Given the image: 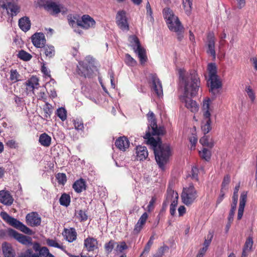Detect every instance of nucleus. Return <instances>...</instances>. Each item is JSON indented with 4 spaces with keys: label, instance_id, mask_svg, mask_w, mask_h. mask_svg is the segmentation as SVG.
<instances>
[{
    "label": "nucleus",
    "instance_id": "obj_1",
    "mask_svg": "<svg viewBox=\"0 0 257 257\" xmlns=\"http://www.w3.org/2000/svg\"><path fill=\"white\" fill-rule=\"evenodd\" d=\"M147 118L149 124L144 138L147 139V144L150 145L154 151L155 160L159 169L164 171L172 156L170 146L167 144H163L161 138L158 137L157 139H155L151 136H163L165 134L166 131L164 126L158 127L155 114L152 111H150L148 112Z\"/></svg>",
    "mask_w": 257,
    "mask_h": 257
},
{
    "label": "nucleus",
    "instance_id": "obj_2",
    "mask_svg": "<svg viewBox=\"0 0 257 257\" xmlns=\"http://www.w3.org/2000/svg\"><path fill=\"white\" fill-rule=\"evenodd\" d=\"M179 78L184 87V92L180 97L181 102L191 112H195L198 110V105L192 97L196 96L200 85V79L196 71L192 70L189 74L185 75L182 70L179 71Z\"/></svg>",
    "mask_w": 257,
    "mask_h": 257
},
{
    "label": "nucleus",
    "instance_id": "obj_3",
    "mask_svg": "<svg viewBox=\"0 0 257 257\" xmlns=\"http://www.w3.org/2000/svg\"><path fill=\"white\" fill-rule=\"evenodd\" d=\"M163 15L170 30L178 32L182 28L178 18L175 16L172 10L170 8H164L163 10Z\"/></svg>",
    "mask_w": 257,
    "mask_h": 257
},
{
    "label": "nucleus",
    "instance_id": "obj_4",
    "mask_svg": "<svg viewBox=\"0 0 257 257\" xmlns=\"http://www.w3.org/2000/svg\"><path fill=\"white\" fill-rule=\"evenodd\" d=\"M197 197V192L193 184L191 183L189 187L184 188L181 194L183 203L189 206L193 203Z\"/></svg>",
    "mask_w": 257,
    "mask_h": 257
},
{
    "label": "nucleus",
    "instance_id": "obj_5",
    "mask_svg": "<svg viewBox=\"0 0 257 257\" xmlns=\"http://www.w3.org/2000/svg\"><path fill=\"white\" fill-rule=\"evenodd\" d=\"M130 39L132 43H134L135 44V45L133 46V49L135 53L137 54L141 64H145L148 60L146 50L141 46L140 41L136 36H131Z\"/></svg>",
    "mask_w": 257,
    "mask_h": 257
},
{
    "label": "nucleus",
    "instance_id": "obj_6",
    "mask_svg": "<svg viewBox=\"0 0 257 257\" xmlns=\"http://www.w3.org/2000/svg\"><path fill=\"white\" fill-rule=\"evenodd\" d=\"M44 7L50 14L54 16H56L60 13L64 14L66 12L65 9H64L61 5L51 1H47Z\"/></svg>",
    "mask_w": 257,
    "mask_h": 257
},
{
    "label": "nucleus",
    "instance_id": "obj_7",
    "mask_svg": "<svg viewBox=\"0 0 257 257\" xmlns=\"http://www.w3.org/2000/svg\"><path fill=\"white\" fill-rule=\"evenodd\" d=\"M150 83L152 85V88L159 97L163 96V88L161 82L156 74H150Z\"/></svg>",
    "mask_w": 257,
    "mask_h": 257
},
{
    "label": "nucleus",
    "instance_id": "obj_8",
    "mask_svg": "<svg viewBox=\"0 0 257 257\" xmlns=\"http://www.w3.org/2000/svg\"><path fill=\"white\" fill-rule=\"evenodd\" d=\"M116 23L120 29L122 30H128L129 25L126 17V12L119 11L116 15Z\"/></svg>",
    "mask_w": 257,
    "mask_h": 257
},
{
    "label": "nucleus",
    "instance_id": "obj_9",
    "mask_svg": "<svg viewBox=\"0 0 257 257\" xmlns=\"http://www.w3.org/2000/svg\"><path fill=\"white\" fill-rule=\"evenodd\" d=\"M209 92L214 97H216L219 92V89L222 87L221 82L218 79L217 76L209 77Z\"/></svg>",
    "mask_w": 257,
    "mask_h": 257
},
{
    "label": "nucleus",
    "instance_id": "obj_10",
    "mask_svg": "<svg viewBox=\"0 0 257 257\" xmlns=\"http://www.w3.org/2000/svg\"><path fill=\"white\" fill-rule=\"evenodd\" d=\"M8 234L23 244L28 245L32 243V238L30 237L19 233L13 229L8 230Z\"/></svg>",
    "mask_w": 257,
    "mask_h": 257
},
{
    "label": "nucleus",
    "instance_id": "obj_11",
    "mask_svg": "<svg viewBox=\"0 0 257 257\" xmlns=\"http://www.w3.org/2000/svg\"><path fill=\"white\" fill-rule=\"evenodd\" d=\"M77 25L80 27L88 29L95 25L94 20L88 15H83L81 20H77Z\"/></svg>",
    "mask_w": 257,
    "mask_h": 257
},
{
    "label": "nucleus",
    "instance_id": "obj_12",
    "mask_svg": "<svg viewBox=\"0 0 257 257\" xmlns=\"http://www.w3.org/2000/svg\"><path fill=\"white\" fill-rule=\"evenodd\" d=\"M8 223L11 226L20 230L26 234L31 235L32 233V231L31 229L24 224L22 222L13 217H11Z\"/></svg>",
    "mask_w": 257,
    "mask_h": 257
},
{
    "label": "nucleus",
    "instance_id": "obj_13",
    "mask_svg": "<svg viewBox=\"0 0 257 257\" xmlns=\"http://www.w3.org/2000/svg\"><path fill=\"white\" fill-rule=\"evenodd\" d=\"M26 220L27 224L32 227L38 226L41 223V218L36 212L28 214L26 215Z\"/></svg>",
    "mask_w": 257,
    "mask_h": 257
},
{
    "label": "nucleus",
    "instance_id": "obj_14",
    "mask_svg": "<svg viewBox=\"0 0 257 257\" xmlns=\"http://www.w3.org/2000/svg\"><path fill=\"white\" fill-rule=\"evenodd\" d=\"M33 44L37 48H43L45 46L46 39L42 33H36L31 37Z\"/></svg>",
    "mask_w": 257,
    "mask_h": 257
},
{
    "label": "nucleus",
    "instance_id": "obj_15",
    "mask_svg": "<svg viewBox=\"0 0 257 257\" xmlns=\"http://www.w3.org/2000/svg\"><path fill=\"white\" fill-rule=\"evenodd\" d=\"M84 247L90 252L98 248V241L93 237L88 236L84 240Z\"/></svg>",
    "mask_w": 257,
    "mask_h": 257
},
{
    "label": "nucleus",
    "instance_id": "obj_16",
    "mask_svg": "<svg viewBox=\"0 0 257 257\" xmlns=\"http://www.w3.org/2000/svg\"><path fill=\"white\" fill-rule=\"evenodd\" d=\"M80 66H77L78 73L79 75L84 77H90L92 75L93 71L90 67L87 64L79 63Z\"/></svg>",
    "mask_w": 257,
    "mask_h": 257
},
{
    "label": "nucleus",
    "instance_id": "obj_17",
    "mask_svg": "<svg viewBox=\"0 0 257 257\" xmlns=\"http://www.w3.org/2000/svg\"><path fill=\"white\" fill-rule=\"evenodd\" d=\"M246 199L247 192H243L240 195L239 199V205L237 212V220H240L243 216Z\"/></svg>",
    "mask_w": 257,
    "mask_h": 257
},
{
    "label": "nucleus",
    "instance_id": "obj_18",
    "mask_svg": "<svg viewBox=\"0 0 257 257\" xmlns=\"http://www.w3.org/2000/svg\"><path fill=\"white\" fill-rule=\"evenodd\" d=\"M115 145L119 150L125 151L130 146V142L126 137H120L115 141Z\"/></svg>",
    "mask_w": 257,
    "mask_h": 257
},
{
    "label": "nucleus",
    "instance_id": "obj_19",
    "mask_svg": "<svg viewBox=\"0 0 257 257\" xmlns=\"http://www.w3.org/2000/svg\"><path fill=\"white\" fill-rule=\"evenodd\" d=\"M14 199L8 191L2 190L0 191V202L3 204L10 206L12 204Z\"/></svg>",
    "mask_w": 257,
    "mask_h": 257
},
{
    "label": "nucleus",
    "instance_id": "obj_20",
    "mask_svg": "<svg viewBox=\"0 0 257 257\" xmlns=\"http://www.w3.org/2000/svg\"><path fill=\"white\" fill-rule=\"evenodd\" d=\"M2 250L5 257H15V250L11 244L7 242L3 243Z\"/></svg>",
    "mask_w": 257,
    "mask_h": 257
},
{
    "label": "nucleus",
    "instance_id": "obj_21",
    "mask_svg": "<svg viewBox=\"0 0 257 257\" xmlns=\"http://www.w3.org/2000/svg\"><path fill=\"white\" fill-rule=\"evenodd\" d=\"M39 85V79L36 76H33L26 82V89L30 92L33 91Z\"/></svg>",
    "mask_w": 257,
    "mask_h": 257
},
{
    "label": "nucleus",
    "instance_id": "obj_22",
    "mask_svg": "<svg viewBox=\"0 0 257 257\" xmlns=\"http://www.w3.org/2000/svg\"><path fill=\"white\" fill-rule=\"evenodd\" d=\"M253 243L252 237L250 236H248L246 238L244 244L241 257H246L247 256L248 252L251 250Z\"/></svg>",
    "mask_w": 257,
    "mask_h": 257
},
{
    "label": "nucleus",
    "instance_id": "obj_23",
    "mask_svg": "<svg viewBox=\"0 0 257 257\" xmlns=\"http://www.w3.org/2000/svg\"><path fill=\"white\" fill-rule=\"evenodd\" d=\"M31 21L27 17L21 18L19 20V26L20 28L24 32H27L31 28Z\"/></svg>",
    "mask_w": 257,
    "mask_h": 257
},
{
    "label": "nucleus",
    "instance_id": "obj_24",
    "mask_svg": "<svg viewBox=\"0 0 257 257\" xmlns=\"http://www.w3.org/2000/svg\"><path fill=\"white\" fill-rule=\"evenodd\" d=\"M73 188L77 193H81L86 189V182L83 179H80L76 181L73 185Z\"/></svg>",
    "mask_w": 257,
    "mask_h": 257
},
{
    "label": "nucleus",
    "instance_id": "obj_25",
    "mask_svg": "<svg viewBox=\"0 0 257 257\" xmlns=\"http://www.w3.org/2000/svg\"><path fill=\"white\" fill-rule=\"evenodd\" d=\"M136 154L138 159L143 160L148 156V152L146 147L139 146L136 148Z\"/></svg>",
    "mask_w": 257,
    "mask_h": 257
},
{
    "label": "nucleus",
    "instance_id": "obj_26",
    "mask_svg": "<svg viewBox=\"0 0 257 257\" xmlns=\"http://www.w3.org/2000/svg\"><path fill=\"white\" fill-rule=\"evenodd\" d=\"M39 142L42 146L48 147L51 145V138L47 134L43 133L40 136Z\"/></svg>",
    "mask_w": 257,
    "mask_h": 257
},
{
    "label": "nucleus",
    "instance_id": "obj_27",
    "mask_svg": "<svg viewBox=\"0 0 257 257\" xmlns=\"http://www.w3.org/2000/svg\"><path fill=\"white\" fill-rule=\"evenodd\" d=\"M66 239L69 242H73L76 239L77 233L74 228H71L70 230L65 229Z\"/></svg>",
    "mask_w": 257,
    "mask_h": 257
},
{
    "label": "nucleus",
    "instance_id": "obj_28",
    "mask_svg": "<svg viewBox=\"0 0 257 257\" xmlns=\"http://www.w3.org/2000/svg\"><path fill=\"white\" fill-rule=\"evenodd\" d=\"M207 53H209L214 57H215V40L213 37H208V50Z\"/></svg>",
    "mask_w": 257,
    "mask_h": 257
},
{
    "label": "nucleus",
    "instance_id": "obj_29",
    "mask_svg": "<svg viewBox=\"0 0 257 257\" xmlns=\"http://www.w3.org/2000/svg\"><path fill=\"white\" fill-rule=\"evenodd\" d=\"M43 49L46 57L51 58L55 56V50L53 46L46 45L43 47Z\"/></svg>",
    "mask_w": 257,
    "mask_h": 257
},
{
    "label": "nucleus",
    "instance_id": "obj_30",
    "mask_svg": "<svg viewBox=\"0 0 257 257\" xmlns=\"http://www.w3.org/2000/svg\"><path fill=\"white\" fill-rule=\"evenodd\" d=\"M200 144L203 146H206L212 148L214 146V143L212 140H210L208 136H204L199 141Z\"/></svg>",
    "mask_w": 257,
    "mask_h": 257
},
{
    "label": "nucleus",
    "instance_id": "obj_31",
    "mask_svg": "<svg viewBox=\"0 0 257 257\" xmlns=\"http://www.w3.org/2000/svg\"><path fill=\"white\" fill-rule=\"evenodd\" d=\"M60 204L65 207H68L70 203V196L69 195L63 193L59 199Z\"/></svg>",
    "mask_w": 257,
    "mask_h": 257
},
{
    "label": "nucleus",
    "instance_id": "obj_32",
    "mask_svg": "<svg viewBox=\"0 0 257 257\" xmlns=\"http://www.w3.org/2000/svg\"><path fill=\"white\" fill-rule=\"evenodd\" d=\"M193 0H183V5L187 15H190L192 10Z\"/></svg>",
    "mask_w": 257,
    "mask_h": 257
},
{
    "label": "nucleus",
    "instance_id": "obj_33",
    "mask_svg": "<svg viewBox=\"0 0 257 257\" xmlns=\"http://www.w3.org/2000/svg\"><path fill=\"white\" fill-rule=\"evenodd\" d=\"M116 244H117V242L112 239L104 244V248L107 254H109L113 248L115 249Z\"/></svg>",
    "mask_w": 257,
    "mask_h": 257
},
{
    "label": "nucleus",
    "instance_id": "obj_34",
    "mask_svg": "<svg viewBox=\"0 0 257 257\" xmlns=\"http://www.w3.org/2000/svg\"><path fill=\"white\" fill-rule=\"evenodd\" d=\"M46 242H47V244L49 246H51V247H56L58 248H60L61 250L65 251L66 252V251L65 250V247L62 245L59 244L58 243H57L56 241V240L48 238V239H46Z\"/></svg>",
    "mask_w": 257,
    "mask_h": 257
},
{
    "label": "nucleus",
    "instance_id": "obj_35",
    "mask_svg": "<svg viewBox=\"0 0 257 257\" xmlns=\"http://www.w3.org/2000/svg\"><path fill=\"white\" fill-rule=\"evenodd\" d=\"M18 57L21 60L28 61L31 60L32 57L30 54L28 53L24 50H22L19 51L18 54Z\"/></svg>",
    "mask_w": 257,
    "mask_h": 257
},
{
    "label": "nucleus",
    "instance_id": "obj_36",
    "mask_svg": "<svg viewBox=\"0 0 257 257\" xmlns=\"http://www.w3.org/2000/svg\"><path fill=\"white\" fill-rule=\"evenodd\" d=\"M201 129L204 135L208 134L211 130V119L202 122Z\"/></svg>",
    "mask_w": 257,
    "mask_h": 257
},
{
    "label": "nucleus",
    "instance_id": "obj_37",
    "mask_svg": "<svg viewBox=\"0 0 257 257\" xmlns=\"http://www.w3.org/2000/svg\"><path fill=\"white\" fill-rule=\"evenodd\" d=\"M169 247L167 245H163L159 247L156 252L152 255L151 257H162L164 253L168 250Z\"/></svg>",
    "mask_w": 257,
    "mask_h": 257
},
{
    "label": "nucleus",
    "instance_id": "obj_38",
    "mask_svg": "<svg viewBox=\"0 0 257 257\" xmlns=\"http://www.w3.org/2000/svg\"><path fill=\"white\" fill-rule=\"evenodd\" d=\"M200 157L207 161H208L211 157V152L206 148H203L202 151L199 152Z\"/></svg>",
    "mask_w": 257,
    "mask_h": 257
},
{
    "label": "nucleus",
    "instance_id": "obj_39",
    "mask_svg": "<svg viewBox=\"0 0 257 257\" xmlns=\"http://www.w3.org/2000/svg\"><path fill=\"white\" fill-rule=\"evenodd\" d=\"M56 114L61 119V120L64 121L66 119L67 111L64 108H59L57 110Z\"/></svg>",
    "mask_w": 257,
    "mask_h": 257
},
{
    "label": "nucleus",
    "instance_id": "obj_40",
    "mask_svg": "<svg viewBox=\"0 0 257 257\" xmlns=\"http://www.w3.org/2000/svg\"><path fill=\"white\" fill-rule=\"evenodd\" d=\"M209 77L217 76L216 67L214 63H210L208 65Z\"/></svg>",
    "mask_w": 257,
    "mask_h": 257
},
{
    "label": "nucleus",
    "instance_id": "obj_41",
    "mask_svg": "<svg viewBox=\"0 0 257 257\" xmlns=\"http://www.w3.org/2000/svg\"><path fill=\"white\" fill-rule=\"evenodd\" d=\"M245 91L251 102H254L255 99V93L250 86H246Z\"/></svg>",
    "mask_w": 257,
    "mask_h": 257
},
{
    "label": "nucleus",
    "instance_id": "obj_42",
    "mask_svg": "<svg viewBox=\"0 0 257 257\" xmlns=\"http://www.w3.org/2000/svg\"><path fill=\"white\" fill-rule=\"evenodd\" d=\"M125 63L131 66H134L137 64V61L128 54H126L125 55Z\"/></svg>",
    "mask_w": 257,
    "mask_h": 257
},
{
    "label": "nucleus",
    "instance_id": "obj_43",
    "mask_svg": "<svg viewBox=\"0 0 257 257\" xmlns=\"http://www.w3.org/2000/svg\"><path fill=\"white\" fill-rule=\"evenodd\" d=\"M127 248V246L126 245L125 242L122 241L120 242V244H118L117 242V244L115 245V248L114 250L116 251L117 253H119L122 252V251Z\"/></svg>",
    "mask_w": 257,
    "mask_h": 257
},
{
    "label": "nucleus",
    "instance_id": "obj_44",
    "mask_svg": "<svg viewBox=\"0 0 257 257\" xmlns=\"http://www.w3.org/2000/svg\"><path fill=\"white\" fill-rule=\"evenodd\" d=\"M10 72L11 75L10 79L11 81L16 82L20 80V75L18 73L17 70L12 69Z\"/></svg>",
    "mask_w": 257,
    "mask_h": 257
},
{
    "label": "nucleus",
    "instance_id": "obj_45",
    "mask_svg": "<svg viewBox=\"0 0 257 257\" xmlns=\"http://www.w3.org/2000/svg\"><path fill=\"white\" fill-rule=\"evenodd\" d=\"M56 178L59 184L64 185L67 181V177L64 173H58L56 176Z\"/></svg>",
    "mask_w": 257,
    "mask_h": 257
},
{
    "label": "nucleus",
    "instance_id": "obj_46",
    "mask_svg": "<svg viewBox=\"0 0 257 257\" xmlns=\"http://www.w3.org/2000/svg\"><path fill=\"white\" fill-rule=\"evenodd\" d=\"M73 124L75 128L77 131H82L84 129L83 123L79 119L73 120Z\"/></svg>",
    "mask_w": 257,
    "mask_h": 257
},
{
    "label": "nucleus",
    "instance_id": "obj_47",
    "mask_svg": "<svg viewBox=\"0 0 257 257\" xmlns=\"http://www.w3.org/2000/svg\"><path fill=\"white\" fill-rule=\"evenodd\" d=\"M77 217L81 221H84L87 219L88 216L85 211L79 210L77 211Z\"/></svg>",
    "mask_w": 257,
    "mask_h": 257
},
{
    "label": "nucleus",
    "instance_id": "obj_48",
    "mask_svg": "<svg viewBox=\"0 0 257 257\" xmlns=\"http://www.w3.org/2000/svg\"><path fill=\"white\" fill-rule=\"evenodd\" d=\"M43 111H44V117L46 119L49 118L52 113V110H51V108H50L49 105L48 103H46V106L44 107Z\"/></svg>",
    "mask_w": 257,
    "mask_h": 257
},
{
    "label": "nucleus",
    "instance_id": "obj_49",
    "mask_svg": "<svg viewBox=\"0 0 257 257\" xmlns=\"http://www.w3.org/2000/svg\"><path fill=\"white\" fill-rule=\"evenodd\" d=\"M49 253H50L48 248L47 247L44 246L41 247L39 254L41 257H47Z\"/></svg>",
    "mask_w": 257,
    "mask_h": 257
},
{
    "label": "nucleus",
    "instance_id": "obj_50",
    "mask_svg": "<svg viewBox=\"0 0 257 257\" xmlns=\"http://www.w3.org/2000/svg\"><path fill=\"white\" fill-rule=\"evenodd\" d=\"M230 181V178L228 175H226L224 177L223 180L221 184V190H223L224 187L228 185Z\"/></svg>",
    "mask_w": 257,
    "mask_h": 257
},
{
    "label": "nucleus",
    "instance_id": "obj_51",
    "mask_svg": "<svg viewBox=\"0 0 257 257\" xmlns=\"http://www.w3.org/2000/svg\"><path fill=\"white\" fill-rule=\"evenodd\" d=\"M148 217V214L146 212H145L140 217L138 222L140 224L144 225L145 224Z\"/></svg>",
    "mask_w": 257,
    "mask_h": 257
},
{
    "label": "nucleus",
    "instance_id": "obj_52",
    "mask_svg": "<svg viewBox=\"0 0 257 257\" xmlns=\"http://www.w3.org/2000/svg\"><path fill=\"white\" fill-rule=\"evenodd\" d=\"M41 71L45 75L49 77H51L50 71L45 66V63H43V65L41 67Z\"/></svg>",
    "mask_w": 257,
    "mask_h": 257
},
{
    "label": "nucleus",
    "instance_id": "obj_53",
    "mask_svg": "<svg viewBox=\"0 0 257 257\" xmlns=\"http://www.w3.org/2000/svg\"><path fill=\"white\" fill-rule=\"evenodd\" d=\"M156 201L155 197H152L151 201H150L149 205L147 206V210L149 212H151L154 209V204Z\"/></svg>",
    "mask_w": 257,
    "mask_h": 257
},
{
    "label": "nucleus",
    "instance_id": "obj_54",
    "mask_svg": "<svg viewBox=\"0 0 257 257\" xmlns=\"http://www.w3.org/2000/svg\"><path fill=\"white\" fill-rule=\"evenodd\" d=\"M191 172H192V176H191L192 178L197 181L198 180V170L197 168H196V167H192Z\"/></svg>",
    "mask_w": 257,
    "mask_h": 257
},
{
    "label": "nucleus",
    "instance_id": "obj_55",
    "mask_svg": "<svg viewBox=\"0 0 257 257\" xmlns=\"http://www.w3.org/2000/svg\"><path fill=\"white\" fill-rule=\"evenodd\" d=\"M77 19L76 17H74L72 18L71 16H68V21L70 25L74 27L76 25H77Z\"/></svg>",
    "mask_w": 257,
    "mask_h": 257
},
{
    "label": "nucleus",
    "instance_id": "obj_56",
    "mask_svg": "<svg viewBox=\"0 0 257 257\" xmlns=\"http://www.w3.org/2000/svg\"><path fill=\"white\" fill-rule=\"evenodd\" d=\"M1 217L6 221L7 223L10 219L12 216H10L7 212L3 211L1 212Z\"/></svg>",
    "mask_w": 257,
    "mask_h": 257
},
{
    "label": "nucleus",
    "instance_id": "obj_57",
    "mask_svg": "<svg viewBox=\"0 0 257 257\" xmlns=\"http://www.w3.org/2000/svg\"><path fill=\"white\" fill-rule=\"evenodd\" d=\"M6 145L11 148H16L17 147V143L16 141L13 140H8L6 143Z\"/></svg>",
    "mask_w": 257,
    "mask_h": 257
},
{
    "label": "nucleus",
    "instance_id": "obj_58",
    "mask_svg": "<svg viewBox=\"0 0 257 257\" xmlns=\"http://www.w3.org/2000/svg\"><path fill=\"white\" fill-rule=\"evenodd\" d=\"M239 187H240V184L238 183V184L234 188L233 195L232 196V200H234L235 199L236 200H238V192Z\"/></svg>",
    "mask_w": 257,
    "mask_h": 257
},
{
    "label": "nucleus",
    "instance_id": "obj_59",
    "mask_svg": "<svg viewBox=\"0 0 257 257\" xmlns=\"http://www.w3.org/2000/svg\"><path fill=\"white\" fill-rule=\"evenodd\" d=\"M9 8L12 13H14L15 15L19 12V9L18 7L14 5H9Z\"/></svg>",
    "mask_w": 257,
    "mask_h": 257
},
{
    "label": "nucleus",
    "instance_id": "obj_60",
    "mask_svg": "<svg viewBox=\"0 0 257 257\" xmlns=\"http://www.w3.org/2000/svg\"><path fill=\"white\" fill-rule=\"evenodd\" d=\"M143 225L137 222V224L135 226V228L134 229V232L135 234L139 233L140 231L143 228Z\"/></svg>",
    "mask_w": 257,
    "mask_h": 257
},
{
    "label": "nucleus",
    "instance_id": "obj_61",
    "mask_svg": "<svg viewBox=\"0 0 257 257\" xmlns=\"http://www.w3.org/2000/svg\"><path fill=\"white\" fill-rule=\"evenodd\" d=\"M224 197V193L223 190H220V194L218 196L217 200H216V206L219 204L223 200Z\"/></svg>",
    "mask_w": 257,
    "mask_h": 257
},
{
    "label": "nucleus",
    "instance_id": "obj_62",
    "mask_svg": "<svg viewBox=\"0 0 257 257\" xmlns=\"http://www.w3.org/2000/svg\"><path fill=\"white\" fill-rule=\"evenodd\" d=\"M210 101H211V100L209 98H208L207 99L204 100L203 103V110H209V109Z\"/></svg>",
    "mask_w": 257,
    "mask_h": 257
},
{
    "label": "nucleus",
    "instance_id": "obj_63",
    "mask_svg": "<svg viewBox=\"0 0 257 257\" xmlns=\"http://www.w3.org/2000/svg\"><path fill=\"white\" fill-rule=\"evenodd\" d=\"M235 210H230L229 215L228 217V221L230 222H232L233 220L234 215L235 213Z\"/></svg>",
    "mask_w": 257,
    "mask_h": 257
},
{
    "label": "nucleus",
    "instance_id": "obj_64",
    "mask_svg": "<svg viewBox=\"0 0 257 257\" xmlns=\"http://www.w3.org/2000/svg\"><path fill=\"white\" fill-rule=\"evenodd\" d=\"M151 247L150 246H148L147 244H146L144 250L141 253L140 256L148 254L150 250Z\"/></svg>",
    "mask_w": 257,
    "mask_h": 257
}]
</instances>
